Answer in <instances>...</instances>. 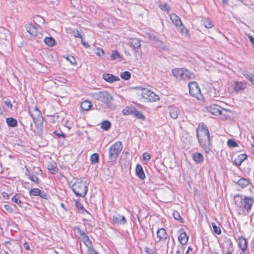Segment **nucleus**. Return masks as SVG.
<instances>
[{
	"label": "nucleus",
	"instance_id": "nucleus-1",
	"mask_svg": "<svg viewBox=\"0 0 254 254\" xmlns=\"http://www.w3.org/2000/svg\"><path fill=\"white\" fill-rule=\"evenodd\" d=\"M88 185L87 181L78 179L73 184L72 190L77 196L83 197L87 192Z\"/></svg>",
	"mask_w": 254,
	"mask_h": 254
},
{
	"label": "nucleus",
	"instance_id": "nucleus-2",
	"mask_svg": "<svg viewBox=\"0 0 254 254\" xmlns=\"http://www.w3.org/2000/svg\"><path fill=\"white\" fill-rule=\"evenodd\" d=\"M197 135L199 142L203 148L206 149L210 146L209 133L205 125H202L198 127Z\"/></svg>",
	"mask_w": 254,
	"mask_h": 254
},
{
	"label": "nucleus",
	"instance_id": "nucleus-3",
	"mask_svg": "<svg viewBox=\"0 0 254 254\" xmlns=\"http://www.w3.org/2000/svg\"><path fill=\"white\" fill-rule=\"evenodd\" d=\"M91 97L95 100H98L104 103L108 107H111V102L113 100V97L106 91H101L93 93Z\"/></svg>",
	"mask_w": 254,
	"mask_h": 254
},
{
	"label": "nucleus",
	"instance_id": "nucleus-4",
	"mask_svg": "<svg viewBox=\"0 0 254 254\" xmlns=\"http://www.w3.org/2000/svg\"><path fill=\"white\" fill-rule=\"evenodd\" d=\"M123 149L122 142L118 141L112 145L109 149V159L111 162L116 160Z\"/></svg>",
	"mask_w": 254,
	"mask_h": 254
},
{
	"label": "nucleus",
	"instance_id": "nucleus-5",
	"mask_svg": "<svg viewBox=\"0 0 254 254\" xmlns=\"http://www.w3.org/2000/svg\"><path fill=\"white\" fill-rule=\"evenodd\" d=\"M188 86L189 88V92L190 95L200 100L202 98V94L200 92V89L196 82H190L189 83Z\"/></svg>",
	"mask_w": 254,
	"mask_h": 254
},
{
	"label": "nucleus",
	"instance_id": "nucleus-6",
	"mask_svg": "<svg viewBox=\"0 0 254 254\" xmlns=\"http://www.w3.org/2000/svg\"><path fill=\"white\" fill-rule=\"evenodd\" d=\"M141 91L142 97L148 101L155 102L160 99L159 96L158 95L146 88L142 89Z\"/></svg>",
	"mask_w": 254,
	"mask_h": 254
},
{
	"label": "nucleus",
	"instance_id": "nucleus-7",
	"mask_svg": "<svg viewBox=\"0 0 254 254\" xmlns=\"http://www.w3.org/2000/svg\"><path fill=\"white\" fill-rule=\"evenodd\" d=\"M28 111L34 123L38 118L41 117V112L34 103L31 106H29Z\"/></svg>",
	"mask_w": 254,
	"mask_h": 254
},
{
	"label": "nucleus",
	"instance_id": "nucleus-8",
	"mask_svg": "<svg viewBox=\"0 0 254 254\" xmlns=\"http://www.w3.org/2000/svg\"><path fill=\"white\" fill-rule=\"evenodd\" d=\"M254 203V200L250 197H245L241 201L240 207L247 211H249L252 207V205Z\"/></svg>",
	"mask_w": 254,
	"mask_h": 254
},
{
	"label": "nucleus",
	"instance_id": "nucleus-9",
	"mask_svg": "<svg viewBox=\"0 0 254 254\" xmlns=\"http://www.w3.org/2000/svg\"><path fill=\"white\" fill-rule=\"evenodd\" d=\"M207 110L212 115H218L221 113V107L216 104H211L207 107Z\"/></svg>",
	"mask_w": 254,
	"mask_h": 254
},
{
	"label": "nucleus",
	"instance_id": "nucleus-10",
	"mask_svg": "<svg viewBox=\"0 0 254 254\" xmlns=\"http://www.w3.org/2000/svg\"><path fill=\"white\" fill-rule=\"evenodd\" d=\"M234 90L237 93L243 91L247 86L245 82L233 81V84Z\"/></svg>",
	"mask_w": 254,
	"mask_h": 254
},
{
	"label": "nucleus",
	"instance_id": "nucleus-11",
	"mask_svg": "<svg viewBox=\"0 0 254 254\" xmlns=\"http://www.w3.org/2000/svg\"><path fill=\"white\" fill-rule=\"evenodd\" d=\"M113 221L114 223L122 225H125L127 222L125 217L118 214L113 216Z\"/></svg>",
	"mask_w": 254,
	"mask_h": 254
},
{
	"label": "nucleus",
	"instance_id": "nucleus-12",
	"mask_svg": "<svg viewBox=\"0 0 254 254\" xmlns=\"http://www.w3.org/2000/svg\"><path fill=\"white\" fill-rule=\"evenodd\" d=\"M26 30L30 34L31 37H35L38 34L36 27L31 24H28L26 26Z\"/></svg>",
	"mask_w": 254,
	"mask_h": 254
},
{
	"label": "nucleus",
	"instance_id": "nucleus-13",
	"mask_svg": "<svg viewBox=\"0 0 254 254\" xmlns=\"http://www.w3.org/2000/svg\"><path fill=\"white\" fill-rule=\"evenodd\" d=\"M170 18L172 23L176 26L182 25V21L180 18L175 13H172L170 15Z\"/></svg>",
	"mask_w": 254,
	"mask_h": 254
},
{
	"label": "nucleus",
	"instance_id": "nucleus-14",
	"mask_svg": "<svg viewBox=\"0 0 254 254\" xmlns=\"http://www.w3.org/2000/svg\"><path fill=\"white\" fill-rule=\"evenodd\" d=\"M103 78L106 81L110 83H112L114 81H118L120 80V78L118 76H115L110 73L104 74Z\"/></svg>",
	"mask_w": 254,
	"mask_h": 254
},
{
	"label": "nucleus",
	"instance_id": "nucleus-15",
	"mask_svg": "<svg viewBox=\"0 0 254 254\" xmlns=\"http://www.w3.org/2000/svg\"><path fill=\"white\" fill-rule=\"evenodd\" d=\"M157 237L159 241L164 240L167 239V234L164 228L158 229L157 231Z\"/></svg>",
	"mask_w": 254,
	"mask_h": 254
},
{
	"label": "nucleus",
	"instance_id": "nucleus-16",
	"mask_svg": "<svg viewBox=\"0 0 254 254\" xmlns=\"http://www.w3.org/2000/svg\"><path fill=\"white\" fill-rule=\"evenodd\" d=\"M183 75V76L182 77V80H188L193 79L195 78L194 73L186 69H184Z\"/></svg>",
	"mask_w": 254,
	"mask_h": 254
},
{
	"label": "nucleus",
	"instance_id": "nucleus-17",
	"mask_svg": "<svg viewBox=\"0 0 254 254\" xmlns=\"http://www.w3.org/2000/svg\"><path fill=\"white\" fill-rule=\"evenodd\" d=\"M184 71V68H175L172 70V73L176 78L182 79Z\"/></svg>",
	"mask_w": 254,
	"mask_h": 254
},
{
	"label": "nucleus",
	"instance_id": "nucleus-18",
	"mask_svg": "<svg viewBox=\"0 0 254 254\" xmlns=\"http://www.w3.org/2000/svg\"><path fill=\"white\" fill-rule=\"evenodd\" d=\"M247 156L245 154H242L238 156L234 159V163L237 166H240L242 163L247 158Z\"/></svg>",
	"mask_w": 254,
	"mask_h": 254
},
{
	"label": "nucleus",
	"instance_id": "nucleus-19",
	"mask_svg": "<svg viewBox=\"0 0 254 254\" xmlns=\"http://www.w3.org/2000/svg\"><path fill=\"white\" fill-rule=\"evenodd\" d=\"M136 174L137 176L141 179H144L145 177V175L142 169V166L140 164H138L136 167Z\"/></svg>",
	"mask_w": 254,
	"mask_h": 254
},
{
	"label": "nucleus",
	"instance_id": "nucleus-20",
	"mask_svg": "<svg viewBox=\"0 0 254 254\" xmlns=\"http://www.w3.org/2000/svg\"><path fill=\"white\" fill-rule=\"evenodd\" d=\"M130 45L134 49H138L141 47L140 40L137 38H131L129 40Z\"/></svg>",
	"mask_w": 254,
	"mask_h": 254
},
{
	"label": "nucleus",
	"instance_id": "nucleus-21",
	"mask_svg": "<svg viewBox=\"0 0 254 254\" xmlns=\"http://www.w3.org/2000/svg\"><path fill=\"white\" fill-rule=\"evenodd\" d=\"M170 117L173 119H176L178 118L179 110L176 107H171L169 109Z\"/></svg>",
	"mask_w": 254,
	"mask_h": 254
},
{
	"label": "nucleus",
	"instance_id": "nucleus-22",
	"mask_svg": "<svg viewBox=\"0 0 254 254\" xmlns=\"http://www.w3.org/2000/svg\"><path fill=\"white\" fill-rule=\"evenodd\" d=\"M239 246L242 251L244 252L246 250L247 248V242L246 240L243 237L239 238Z\"/></svg>",
	"mask_w": 254,
	"mask_h": 254
},
{
	"label": "nucleus",
	"instance_id": "nucleus-23",
	"mask_svg": "<svg viewBox=\"0 0 254 254\" xmlns=\"http://www.w3.org/2000/svg\"><path fill=\"white\" fill-rule=\"evenodd\" d=\"M194 161L197 163H200L203 161V156L200 153H195L192 155Z\"/></svg>",
	"mask_w": 254,
	"mask_h": 254
},
{
	"label": "nucleus",
	"instance_id": "nucleus-24",
	"mask_svg": "<svg viewBox=\"0 0 254 254\" xmlns=\"http://www.w3.org/2000/svg\"><path fill=\"white\" fill-rule=\"evenodd\" d=\"M178 240L182 245H185L187 243L188 237L185 233H182L178 237Z\"/></svg>",
	"mask_w": 254,
	"mask_h": 254
},
{
	"label": "nucleus",
	"instance_id": "nucleus-25",
	"mask_svg": "<svg viewBox=\"0 0 254 254\" xmlns=\"http://www.w3.org/2000/svg\"><path fill=\"white\" fill-rule=\"evenodd\" d=\"M92 107L91 103L88 101H84L81 103L80 108L83 111H88Z\"/></svg>",
	"mask_w": 254,
	"mask_h": 254
},
{
	"label": "nucleus",
	"instance_id": "nucleus-26",
	"mask_svg": "<svg viewBox=\"0 0 254 254\" xmlns=\"http://www.w3.org/2000/svg\"><path fill=\"white\" fill-rule=\"evenodd\" d=\"M48 169L52 174H55L58 172V169L57 168V164L55 162H52L48 166Z\"/></svg>",
	"mask_w": 254,
	"mask_h": 254
},
{
	"label": "nucleus",
	"instance_id": "nucleus-27",
	"mask_svg": "<svg viewBox=\"0 0 254 254\" xmlns=\"http://www.w3.org/2000/svg\"><path fill=\"white\" fill-rule=\"evenodd\" d=\"M6 121L8 126L9 127H15L17 125V120L12 118H7Z\"/></svg>",
	"mask_w": 254,
	"mask_h": 254
},
{
	"label": "nucleus",
	"instance_id": "nucleus-28",
	"mask_svg": "<svg viewBox=\"0 0 254 254\" xmlns=\"http://www.w3.org/2000/svg\"><path fill=\"white\" fill-rule=\"evenodd\" d=\"M82 240L85 245L88 247V249H93L92 243L87 236H83Z\"/></svg>",
	"mask_w": 254,
	"mask_h": 254
},
{
	"label": "nucleus",
	"instance_id": "nucleus-29",
	"mask_svg": "<svg viewBox=\"0 0 254 254\" xmlns=\"http://www.w3.org/2000/svg\"><path fill=\"white\" fill-rule=\"evenodd\" d=\"M44 42L48 46L52 47L55 45V40L52 37H46L44 39Z\"/></svg>",
	"mask_w": 254,
	"mask_h": 254
},
{
	"label": "nucleus",
	"instance_id": "nucleus-30",
	"mask_svg": "<svg viewBox=\"0 0 254 254\" xmlns=\"http://www.w3.org/2000/svg\"><path fill=\"white\" fill-rule=\"evenodd\" d=\"M249 184V181L246 179L241 178L238 181V185L241 186L242 188H244L248 186Z\"/></svg>",
	"mask_w": 254,
	"mask_h": 254
},
{
	"label": "nucleus",
	"instance_id": "nucleus-31",
	"mask_svg": "<svg viewBox=\"0 0 254 254\" xmlns=\"http://www.w3.org/2000/svg\"><path fill=\"white\" fill-rule=\"evenodd\" d=\"M134 108L132 107H127L123 110V113L125 115L133 114Z\"/></svg>",
	"mask_w": 254,
	"mask_h": 254
},
{
	"label": "nucleus",
	"instance_id": "nucleus-32",
	"mask_svg": "<svg viewBox=\"0 0 254 254\" xmlns=\"http://www.w3.org/2000/svg\"><path fill=\"white\" fill-rule=\"evenodd\" d=\"M159 7L165 12H166L167 13H169L171 11V7L170 6L166 3H161L159 5Z\"/></svg>",
	"mask_w": 254,
	"mask_h": 254
},
{
	"label": "nucleus",
	"instance_id": "nucleus-33",
	"mask_svg": "<svg viewBox=\"0 0 254 254\" xmlns=\"http://www.w3.org/2000/svg\"><path fill=\"white\" fill-rule=\"evenodd\" d=\"M202 21L203 22L204 26L206 28L209 29L213 27V24H212L211 21H210L208 19L205 18H203L202 20Z\"/></svg>",
	"mask_w": 254,
	"mask_h": 254
},
{
	"label": "nucleus",
	"instance_id": "nucleus-34",
	"mask_svg": "<svg viewBox=\"0 0 254 254\" xmlns=\"http://www.w3.org/2000/svg\"><path fill=\"white\" fill-rule=\"evenodd\" d=\"M29 194L31 196H39L41 195V191L39 189H33L30 191Z\"/></svg>",
	"mask_w": 254,
	"mask_h": 254
},
{
	"label": "nucleus",
	"instance_id": "nucleus-35",
	"mask_svg": "<svg viewBox=\"0 0 254 254\" xmlns=\"http://www.w3.org/2000/svg\"><path fill=\"white\" fill-rule=\"evenodd\" d=\"M111 127V124L109 121H105L101 124V127L105 130H107Z\"/></svg>",
	"mask_w": 254,
	"mask_h": 254
},
{
	"label": "nucleus",
	"instance_id": "nucleus-36",
	"mask_svg": "<svg viewBox=\"0 0 254 254\" xmlns=\"http://www.w3.org/2000/svg\"><path fill=\"white\" fill-rule=\"evenodd\" d=\"M120 54L117 50H113L112 51L111 59L112 60H115L120 58Z\"/></svg>",
	"mask_w": 254,
	"mask_h": 254
},
{
	"label": "nucleus",
	"instance_id": "nucleus-37",
	"mask_svg": "<svg viewBox=\"0 0 254 254\" xmlns=\"http://www.w3.org/2000/svg\"><path fill=\"white\" fill-rule=\"evenodd\" d=\"M90 161L92 164L96 163L99 161V155L97 153H94L90 156Z\"/></svg>",
	"mask_w": 254,
	"mask_h": 254
},
{
	"label": "nucleus",
	"instance_id": "nucleus-38",
	"mask_svg": "<svg viewBox=\"0 0 254 254\" xmlns=\"http://www.w3.org/2000/svg\"><path fill=\"white\" fill-rule=\"evenodd\" d=\"M130 73L127 71L123 72L121 73V77L125 80L129 79L130 78Z\"/></svg>",
	"mask_w": 254,
	"mask_h": 254
},
{
	"label": "nucleus",
	"instance_id": "nucleus-39",
	"mask_svg": "<svg viewBox=\"0 0 254 254\" xmlns=\"http://www.w3.org/2000/svg\"><path fill=\"white\" fill-rule=\"evenodd\" d=\"M133 115H134V116H135L137 119H142V120L145 119V117L143 116V115L141 112L136 111L135 109H134Z\"/></svg>",
	"mask_w": 254,
	"mask_h": 254
},
{
	"label": "nucleus",
	"instance_id": "nucleus-40",
	"mask_svg": "<svg viewBox=\"0 0 254 254\" xmlns=\"http://www.w3.org/2000/svg\"><path fill=\"white\" fill-rule=\"evenodd\" d=\"M242 73L245 76V77L249 80L250 81L252 80V78L253 77L254 75L252 74L250 72L248 71H244L242 72Z\"/></svg>",
	"mask_w": 254,
	"mask_h": 254
},
{
	"label": "nucleus",
	"instance_id": "nucleus-41",
	"mask_svg": "<svg viewBox=\"0 0 254 254\" xmlns=\"http://www.w3.org/2000/svg\"><path fill=\"white\" fill-rule=\"evenodd\" d=\"M211 224L213 227V231L217 234H220L221 233L220 228L217 227L215 223H212Z\"/></svg>",
	"mask_w": 254,
	"mask_h": 254
},
{
	"label": "nucleus",
	"instance_id": "nucleus-42",
	"mask_svg": "<svg viewBox=\"0 0 254 254\" xmlns=\"http://www.w3.org/2000/svg\"><path fill=\"white\" fill-rule=\"evenodd\" d=\"M179 27H180V30H181V32L183 36H187L188 33V30L187 28H186L185 27V26L183 25V24L182 23V25H179Z\"/></svg>",
	"mask_w": 254,
	"mask_h": 254
},
{
	"label": "nucleus",
	"instance_id": "nucleus-43",
	"mask_svg": "<svg viewBox=\"0 0 254 254\" xmlns=\"http://www.w3.org/2000/svg\"><path fill=\"white\" fill-rule=\"evenodd\" d=\"M227 145L229 147L233 148L238 146L237 143L232 139H229L227 141Z\"/></svg>",
	"mask_w": 254,
	"mask_h": 254
},
{
	"label": "nucleus",
	"instance_id": "nucleus-44",
	"mask_svg": "<svg viewBox=\"0 0 254 254\" xmlns=\"http://www.w3.org/2000/svg\"><path fill=\"white\" fill-rule=\"evenodd\" d=\"M66 60L72 64L73 65H76V61L75 58L72 56L68 57L66 58Z\"/></svg>",
	"mask_w": 254,
	"mask_h": 254
},
{
	"label": "nucleus",
	"instance_id": "nucleus-45",
	"mask_svg": "<svg viewBox=\"0 0 254 254\" xmlns=\"http://www.w3.org/2000/svg\"><path fill=\"white\" fill-rule=\"evenodd\" d=\"M12 200L13 202L17 203L19 206H21V202L19 199L18 197L16 195H15L12 198Z\"/></svg>",
	"mask_w": 254,
	"mask_h": 254
},
{
	"label": "nucleus",
	"instance_id": "nucleus-46",
	"mask_svg": "<svg viewBox=\"0 0 254 254\" xmlns=\"http://www.w3.org/2000/svg\"><path fill=\"white\" fill-rule=\"evenodd\" d=\"M29 178L33 182L38 184L39 183V179L37 177L34 175H29Z\"/></svg>",
	"mask_w": 254,
	"mask_h": 254
},
{
	"label": "nucleus",
	"instance_id": "nucleus-47",
	"mask_svg": "<svg viewBox=\"0 0 254 254\" xmlns=\"http://www.w3.org/2000/svg\"><path fill=\"white\" fill-rule=\"evenodd\" d=\"M143 159L144 160L149 161L151 159V155L149 153L147 152H145L142 155Z\"/></svg>",
	"mask_w": 254,
	"mask_h": 254
},
{
	"label": "nucleus",
	"instance_id": "nucleus-48",
	"mask_svg": "<svg viewBox=\"0 0 254 254\" xmlns=\"http://www.w3.org/2000/svg\"><path fill=\"white\" fill-rule=\"evenodd\" d=\"M72 34L75 37L80 38L81 39L82 38V35L79 32V31L77 30H73L72 32Z\"/></svg>",
	"mask_w": 254,
	"mask_h": 254
},
{
	"label": "nucleus",
	"instance_id": "nucleus-49",
	"mask_svg": "<svg viewBox=\"0 0 254 254\" xmlns=\"http://www.w3.org/2000/svg\"><path fill=\"white\" fill-rule=\"evenodd\" d=\"M173 216L176 220H181L182 219L180 216V214L178 212H174L173 213ZM181 221L182 222V221Z\"/></svg>",
	"mask_w": 254,
	"mask_h": 254
},
{
	"label": "nucleus",
	"instance_id": "nucleus-50",
	"mask_svg": "<svg viewBox=\"0 0 254 254\" xmlns=\"http://www.w3.org/2000/svg\"><path fill=\"white\" fill-rule=\"evenodd\" d=\"M96 54L98 56H102L104 54V52L102 49L98 48Z\"/></svg>",
	"mask_w": 254,
	"mask_h": 254
},
{
	"label": "nucleus",
	"instance_id": "nucleus-51",
	"mask_svg": "<svg viewBox=\"0 0 254 254\" xmlns=\"http://www.w3.org/2000/svg\"><path fill=\"white\" fill-rule=\"evenodd\" d=\"M5 209L6 211L12 213L13 212V208L11 207L10 205L6 204L4 205Z\"/></svg>",
	"mask_w": 254,
	"mask_h": 254
},
{
	"label": "nucleus",
	"instance_id": "nucleus-52",
	"mask_svg": "<svg viewBox=\"0 0 254 254\" xmlns=\"http://www.w3.org/2000/svg\"><path fill=\"white\" fill-rule=\"evenodd\" d=\"M145 252L148 254H154V250L152 249L149 248H145Z\"/></svg>",
	"mask_w": 254,
	"mask_h": 254
},
{
	"label": "nucleus",
	"instance_id": "nucleus-53",
	"mask_svg": "<svg viewBox=\"0 0 254 254\" xmlns=\"http://www.w3.org/2000/svg\"><path fill=\"white\" fill-rule=\"evenodd\" d=\"M87 253L88 254H99L93 249H88Z\"/></svg>",
	"mask_w": 254,
	"mask_h": 254
},
{
	"label": "nucleus",
	"instance_id": "nucleus-54",
	"mask_svg": "<svg viewBox=\"0 0 254 254\" xmlns=\"http://www.w3.org/2000/svg\"><path fill=\"white\" fill-rule=\"evenodd\" d=\"M4 104L5 105H6L8 107L10 108H11L12 107V105L10 101L8 100H6V101H4Z\"/></svg>",
	"mask_w": 254,
	"mask_h": 254
},
{
	"label": "nucleus",
	"instance_id": "nucleus-55",
	"mask_svg": "<svg viewBox=\"0 0 254 254\" xmlns=\"http://www.w3.org/2000/svg\"><path fill=\"white\" fill-rule=\"evenodd\" d=\"M81 40L82 45H83V47H84L85 48H88L89 47V45L88 44V43L84 42L82 38L81 39Z\"/></svg>",
	"mask_w": 254,
	"mask_h": 254
},
{
	"label": "nucleus",
	"instance_id": "nucleus-56",
	"mask_svg": "<svg viewBox=\"0 0 254 254\" xmlns=\"http://www.w3.org/2000/svg\"><path fill=\"white\" fill-rule=\"evenodd\" d=\"M77 232L78 234H79L81 236H82V237L84 236H86L83 231L81 230L79 228H77Z\"/></svg>",
	"mask_w": 254,
	"mask_h": 254
},
{
	"label": "nucleus",
	"instance_id": "nucleus-57",
	"mask_svg": "<svg viewBox=\"0 0 254 254\" xmlns=\"http://www.w3.org/2000/svg\"><path fill=\"white\" fill-rule=\"evenodd\" d=\"M248 38L251 43L254 45V38H253L252 36L250 35H248Z\"/></svg>",
	"mask_w": 254,
	"mask_h": 254
},
{
	"label": "nucleus",
	"instance_id": "nucleus-58",
	"mask_svg": "<svg viewBox=\"0 0 254 254\" xmlns=\"http://www.w3.org/2000/svg\"><path fill=\"white\" fill-rule=\"evenodd\" d=\"M2 195L3 197L5 199H7L8 198L9 196H8V194L6 192H3L2 193Z\"/></svg>",
	"mask_w": 254,
	"mask_h": 254
},
{
	"label": "nucleus",
	"instance_id": "nucleus-59",
	"mask_svg": "<svg viewBox=\"0 0 254 254\" xmlns=\"http://www.w3.org/2000/svg\"><path fill=\"white\" fill-rule=\"evenodd\" d=\"M23 247H24V248L26 250H29V246L28 245V243H25L23 245Z\"/></svg>",
	"mask_w": 254,
	"mask_h": 254
},
{
	"label": "nucleus",
	"instance_id": "nucleus-60",
	"mask_svg": "<svg viewBox=\"0 0 254 254\" xmlns=\"http://www.w3.org/2000/svg\"><path fill=\"white\" fill-rule=\"evenodd\" d=\"M251 150L254 155V145H252Z\"/></svg>",
	"mask_w": 254,
	"mask_h": 254
},
{
	"label": "nucleus",
	"instance_id": "nucleus-61",
	"mask_svg": "<svg viewBox=\"0 0 254 254\" xmlns=\"http://www.w3.org/2000/svg\"><path fill=\"white\" fill-rule=\"evenodd\" d=\"M170 245L169 244V241H168L167 243V250H169V249H170Z\"/></svg>",
	"mask_w": 254,
	"mask_h": 254
},
{
	"label": "nucleus",
	"instance_id": "nucleus-62",
	"mask_svg": "<svg viewBox=\"0 0 254 254\" xmlns=\"http://www.w3.org/2000/svg\"><path fill=\"white\" fill-rule=\"evenodd\" d=\"M192 250V248H190V247H189L187 250V251L186 252V254H188L189 251H191Z\"/></svg>",
	"mask_w": 254,
	"mask_h": 254
},
{
	"label": "nucleus",
	"instance_id": "nucleus-63",
	"mask_svg": "<svg viewBox=\"0 0 254 254\" xmlns=\"http://www.w3.org/2000/svg\"><path fill=\"white\" fill-rule=\"evenodd\" d=\"M252 80H250V81L252 82V83L254 85V76L252 78Z\"/></svg>",
	"mask_w": 254,
	"mask_h": 254
},
{
	"label": "nucleus",
	"instance_id": "nucleus-64",
	"mask_svg": "<svg viewBox=\"0 0 254 254\" xmlns=\"http://www.w3.org/2000/svg\"><path fill=\"white\" fill-rule=\"evenodd\" d=\"M40 196H41V197H43V198H46V197H45L46 196V195H45V194H44V195H42V194H41V195H40Z\"/></svg>",
	"mask_w": 254,
	"mask_h": 254
}]
</instances>
